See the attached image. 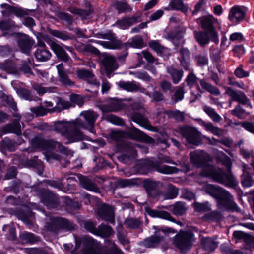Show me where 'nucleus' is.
Instances as JSON below:
<instances>
[{"label":"nucleus","instance_id":"1","mask_svg":"<svg viewBox=\"0 0 254 254\" xmlns=\"http://www.w3.org/2000/svg\"><path fill=\"white\" fill-rule=\"evenodd\" d=\"M77 127H84L83 124L80 120H74L71 122L58 121L53 122L49 128V131H55L64 136L68 140L67 144L79 141L83 139L82 132L77 129Z\"/></svg>","mask_w":254,"mask_h":254},{"label":"nucleus","instance_id":"2","mask_svg":"<svg viewBox=\"0 0 254 254\" xmlns=\"http://www.w3.org/2000/svg\"><path fill=\"white\" fill-rule=\"evenodd\" d=\"M203 190L217 200L219 209L232 212L240 211V208L234 201V197L223 188L212 184H206L204 186Z\"/></svg>","mask_w":254,"mask_h":254},{"label":"nucleus","instance_id":"3","mask_svg":"<svg viewBox=\"0 0 254 254\" xmlns=\"http://www.w3.org/2000/svg\"><path fill=\"white\" fill-rule=\"evenodd\" d=\"M202 174L227 187L235 188L238 185V181L231 172L226 173L220 168L208 166L203 170Z\"/></svg>","mask_w":254,"mask_h":254},{"label":"nucleus","instance_id":"4","mask_svg":"<svg viewBox=\"0 0 254 254\" xmlns=\"http://www.w3.org/2000/svg\"><path fill=\"white\" fill-rule=\"evenodd\" d=\"M31 145L34 148L51 152L57 148L58 151L66 155L71 154V151L64 146L62 143L55 139H46L41 136H36L31 140Z\"/></svg>","mask_w":254,"mask_h":254},{"label":"nucleus","instance_id":"5","mask_svg":"<svg viewBox=\"0 0 254 254\" xmlns=\"http://www.w3.org/2000/svg\"><path fill=\"white\" fill-rule=\"evenodd\" d=\"M45 227L48 231L57 234L63 230L71 231L74 229V224L63 217H52L46 223Z\"/></svg>","mask_w":254,"mask_h":254},{"label":"nucleus","instance_id":"6","mask_svg":"<svg viewBox=\"0 0 254 254\" xmlns=\"http://www.w3.org/2000/svg\"><path fill=\"white\" fill-rule=\"evenodd\" d=\"M195 240L194 235L190 231L180 232L174 237L173 244L182 252L190 250Z\"/></svg>","mask_w":254,"mask_h":254},{"label":"nucleus","instance_id":"7","mask_svg":"<svg viewBox=\"0 0 254 254\" xmlns=\"http://www.w3.org/2000/svg\"><path fill=\"white\" fill-rule=\"evenodd\" d=\"M94 36L98 38L107 39L109 41H97L96 43L103 47L109 49H119L122 46L121 40L117 39L115 33L111 30L106 32H98L94 34Z\"/></svg>","mask_w":254,"mask_h":254},{"label":"nucleus","instance_id":"8","mask_svg":"<svg viewBox=\"0 0 254 254\" xmlns=\"http://www.w3.org/2000/svg\"><path fill=\"white\" fill-rule=\"evenodd\" d=\"M179 132L189 143L197 146L202 141L201 133L192 127L184 126L180 127Z\"/></svg>","mask_w":254,"mask_h":254},{"label":"nucleus","instance_id":"9","mask_svg":"<svg viewBox=\"0 0 254 254\" xmlns=\"http://www.w3.org/2000/svg\"><path fill=\"white\" fill-rule=\"evenodd\" d=\"M193 35L196 41L201 47H204L210 41L215 44L219 43L218 34L217 32L194 30Z\"/></svg>","mask_w":254,"mask_h":254},{"label":"nucleus","instance_id":"10","mask_svg":"<svg viewBox=\"0 0 254 254\" xmlns=\"http://www.w3.org/2000/svg\"><path fill=\"white\" fill-rule=\"evenodd\" d=\"M80 116L83 117L85 123L81 119L77 118L75 120H80L85 127H77V129L79 130L81 129H88L90 132L94 133L95 132L94 124L99 115L92 110H87L82 112Z\"/></svg>","mask_w":254,"mask_h":254},{"label":"nucleus","instance_id":"11","mask_svg":"<svg viewBox=\"0 0 254 254\" xmlns=\"http://www.w3.org/2000/svg\"><path fill=\"white\" fill-rule=\"evenodd\" d=\"M0 7L2 9L1 13L3 16H9L13 14L16 16L22 17L25 16L30 15L32 10L23 8L20 7H15L10 5L7 3H3L0 5Z\"/></svg>","mask_w":254,"mask_h":254},{"label":"nucleus","instance_id":"12","mask_svg":"<svg viewBox=\"0 0 254 254\" xmlns=\"http://www.w3.org/2000/svg\"><path fill=\"white\" fill-rule=\"evenodd\" d=\"M191 162L196 167H206L210 160L209 155L202 151H194L190 153Z\"/></svg>","mask_w":254,"mask_h":254},{"label":"nucleus","instance_id":"13","mask_svg":"<svg viewBox=\"0 0 254 254\" xmlns=\"http://www.w3.org/2000/svg\"><path fill=\"white\" fill-rule=\"evenodd\" d=\"M225 94L230 96L233 101L246 105L250 109L252 108L250 100L243 92L235 90L231 87H226Z\"/></svg>","mask_w":254,"mask_h":254},{"label":"nucleus","instance_id":"14","mask_svg":"<svg viewBox=\"0 0 254 254\" xmlns=\"http://www.w3.org/2000/svg\"><path fill=\"white\" fill-rule=\"evenodd\" d=\"M82 254H102L97 241L91 237L84 238Z\"/></svg>","mask_w":254,"mask_h":254},{"label":"nucleus","instance_id":"15","mask_svg":"<svg viewBox=\"0 0 254 254\" xmlns=\"http://www.w3.org/2000/svg\"><path fill=\"white\" fill-rule=\"evenodd\" d=\"M102 65L105 67L107 75L115 70L118 67L115 58L107 53H103L101 56Z\"/></svg>","mask_w":254,"mask_h":254},{"label":"nucleus","instance_id":"16","mask_svg":"<svg viewBox=\"0 0 254 254\" xmlns=\"http://www.w3.org/2000/svg\"><path fill=\"white\" fill-rule=\"evenodd\" d=\"M41 201L48 208H56L60 204L58 196L49 191H45L42 193Z\"/></svg>","mask_w":254,"mask_h":254},{"label":"nucleus","instance_id":"17","mask_svg":"<svg viewBox=\"0 0 254 254\" xmlns=\"http://www.w3.org/2000/svg\"><path fill=\"white\" fill-rule=\"evenodd\" d=\"M246 10L244 7L235 5L229 11L228 18L233 23H238L242 21L245 16Z\"/></svg>","mask_w":254,"mask_h":254},{"label":"nucleus","instance_id":"18","mask_svg":"<svg viewBox=\"0 0 254 254\" xmlns=\"http://www.w3.org/2000/svg\"><path fill=\"white\" fill-rule=\"evenodd\" d=\"M123 150L125 153L121 156V159L125 163H129V161L134 159L136 155V151L134 145L129 142L123 143Z\"/></svg>","mask_w":254,"mask_h":254},{"label":"nucleus","instance_id":"19","mask_svg":"<svg viewBox=\"0 0 254 254\" xmlns=\"http://www.w3.org/2000/svg\"><path fill=\"white\" fill-rule=\"evenodd\" d=\"M99 216L111 224H115L114 209L112 206L103 205L98 211Z\"/></svg>","mask_w":254,"mask_h":254},{"label":"nucleus","instance_id":"20","mask_svg":"<svg viewBox=\"0 0 254 254\" xmlns=\"http://www.w3.org/2000/svg\"><path fill=\"white\" fill-rule=\"evenodd\" d=\"M233 236L234 238L242 241L244 243L246 249H254V237L242 231H235Z\"/></svg>","mask_w":254,"mask_h":254},{"label":"nucleus","instance_id":"21","mask_svg":"<svg viewBox=\"0 0 254 254\" xmlns=\"http://www.w3.org/2000/svg\"><path fill=\"white\" fill-rule=\"evenodd\" d=\"M144 187L148 195L150 197L159 199L161 197L162 191L158 189L156 182L146 181L144 183Z\"/></svg>","mask_w":254,"mask_h":254},{"label":"nucleus","instance_id":"22","mask_svg":"<svg viewBox=\"0 0 254 254\" xmlns=\"http://www.w3.org/2000/svg\"><path fill=\"white\" fill-rule=\"evenodd\" d=\"M216 19L212 15L201 17L197 19V23L204 30L211 32H216L214 26Z\"/></svg>","mask_w":254,"mask_h":254},{"label":"nucleus","instance_id":"23","mask_svg":"<svg viewBox=\"0 0 254 254\" xmlns=\"http://www.w3.org/2000/svg\"><path fill=\"white\" fill-rule=\"evenodd\" d=\"M48 44L59 59L65 63L71 61V58L62 46L52 41H50Z\"/></svg>","mask_w":254,"mask_h":254},{"label":"nucleus","instance_id":"24","mask_svg":"<svg viewBox=\"0 0 254 254\" xmlns=\"http://www.w3.org/2000/svg\"><path fill=\"white\" fill-rule=\"evenodd\" d=\"M76 75L78 79L86 81L89 84H96L97 83L95 75L91 71L84 68H77L76 70Z\"/></svg>","mask_w":254,"mask_h":254},{"label":"nucleus","instance_id":"25","mask_svg":"<svg viewBox=\"0 0 254 254\" xmlns=\"http://www.w3.org/2000/svg\"><path fill=\"white\" fill-rule=\"evenodd\" d=\"M59 77V81L65 86H74L75 82L72 81L69 77L68 72L65 70L63 63H61L56 66Z\"/></svg>","mask_w":254,"mask_h":254},{"label":"nucleus","instance_id":"26","mask_svg":"<svg viewBox=\"0 0 254 254\" xmlns=\"http://www.w3.org/2000/svg\"><path fill=\"white\" fill-rule=\"evenodd\" d=\"M18 119H16L11 124L5 125L2 129V132L4 133H13L17 135L21 134V126L19 124L20 118L19 116L16 115Z\"/></svg>","mask_w":254,"mask_h":254},{"label":"nucleus","instance_id":"27","mask_svg":"<svg viewBox=\"0 0 254 254\" xmlns=\"http://www.w3.org/2000/svg\"><path fill=\"white\" fill-rule=\"evenodd\" d=\"M131 119L134 122L137 123L141 126L149 129L151 127L149 124L147 118L144 114L138 111H132L130 114Z\"/></svg>","mask_w":254,"mask_h":254},{"label":"nucleus","instance_id":"28","mask_svg":"<svg viewBox=\"0 0 254 254\" xmlns=\"http://www.w3.org/2000/svg\"><path fill=\"white\" fill-rule=\"evenodd\" d=\"M179 53L181 55L180 60L181 65L185 70L190 71V51L187 48L182 47L179 51Z\"/></svg>","mask_w":254,"mask_h":254},{"label":"nucleus","instance_id":"29","mask_svg":"<svg viewBox=\"0 0 254 254\" xmlns=\"http://www.w3.org/2000/svg\"><path fill=\"white\" fill-rule=\"evenodd\" d=\"M80 185L84 189L99 192L100 190L96 184L90 178L83 175L79 177Z\"/></svg>","mask_w":254,"mask_h":254},{"label":"nucleus","instance_id":"30","mask_svg":"<svg viewBox=\"0 0 254 254\" xmlns=\"http://www.w3.org/2000/svg\"><path fill=\"white\" fill-rule=\"evenodd\" d=\"M18 43L21 52L28 55L30 54L31 48L35 42L31 38L26 36L21 38Z\"/></svg>","mask_w":254,"mask_h":254},{"label":"nucleus","instance_id":"31","mask_svg":"<svg viewBox=\"0 0 254 254\" xmlns=\"http://www.w3.org/2000/svg\"><path fill=\"white\" fill-rule=\"evenodd\" d=\"M145 211L147 214L153 217H158L162 219L175 222V219L167 211L163 210H155L150 208H146Z\"/></svg>","mask_w":254,"mask_h":254},{"label":"nucleus","instance_id":"32","mask_svg":"<svg viewBox=\"0 0 254 254\" xmlns=\"http://www.w3.org/2000/svg\"><path fill=\"white\" fill-rule=\"evenodd\" d=\"M249 169L246 165L243 166V174L241 176V183L245 188L250 187L254 184V179L252 178V174L249 172Z\"/></svg>","mask_w":254,"mask_h":254},{"label":"nucleus","instance_id":"33","mask_svg":"<svg viewBox=\"0 0 254 254\" xmlns=\"http://www.w3.org/2000/svg\"><path fill=\"white\" fill-rule=\"evenodd\" d=\"M120 88L128 92H137L141 89V85L134 81H120L118 83Z\"/></svg>","mask_w":254,"mask_h":254},{"label":"nucleus","instance_id":"34","mask_svg":"<svg viewBox=\"0 0 254 254\" xmlns=\"http://www.w3.org/2000/svg\"><path fill=\"white\" fill-rule=\"evenodd\" d=\"M85 5L87 8L86 9H79L75 7H70L68 8V11H69L72 13L79 15L84 19H87L93 12V9L90 3L86 2Z\"/></svg>","mask_w":254,"mask_h":254},{"label":"nucleus","instance_id":"35","mask_svg":"<svg viewBox=\"0 0 254 254\" xmlns=\"http://www.w3.org/2000/svg\"><path fill=\"white\" fill-rule=\"evenodd\" d=\"M124 105L119 100L113 99L107 104L104 105L102 107V110L104 112H115L122 109Z\"/></svg>","mask_w":254,"mask_h":254},{"label":"nucleus","instance_id":"36","mask_svg":"<svg viewBox=\"0 0 254 254\" xmlns=\"http://www.w3.org/2000/svg\"><path fill=\"white\" fill-rule=\"evenodd\" d=\"M167 72L169 74L171 79L174 84L179 83L181 81L184 75L182 70H179L172 66L167 67Z\"/></svg>","mask_w":254,"mask_h":254},{"label":"nucleus","instance_id":"37","mask_svg":"<svg viewBox=\"0 0 254 254\" xmlns=\"http://www.w3.org/2000/svg\"><path fill=\"white\" fill-rule=\"evenodd\" d=\"M201 244L204 249L208 251H213L218 247V243L210 237L202 238Z\"/></svg>","mask_w":254,"mask_h":254},{"label":"nucleus","instance_id":"38","mask_svg":"<svg viewBox=\"0 0 254 254\" xmlns=\"http://www.w3.org/2000/svg\"><path fill=\"white\" fill-rule=\"evenodd\" d=\"M202 88L207 91L211 94L218 96L221 94L220 90L211 84L207 82L205 79H202L199 80Z\"/></svg>","mask_w":254,"mask_h":254},{"label":"nucleus","instance_id":"39","mask_svg":"<svg viewBox=\"0 0 254 254\" xmlns=\"http://www.w3.org/2000/svg\"><path fill=\"white\" fill-rule=\"evenodd\" d=\"M56 104L53 108L52 111L60 112L62 110L67 109L72 106V104L69 101H65L60 97L56 98Z\"/></svg>","mask_w":254,"mask_h":254},{"label":"nucleus","instance_id":"40","mask_svg":"<svg viewBox=\"0 0 254 254\" xmlns=\"http://www.w3.org/2000/svg\"><path fill=\"white\" fill-rule=\"evenodd\" d=\"M154 167L158 172L163 174L176 173L179 170L175 167H171L166 165H160L158 162L154 163Z\"/></svg>","mask_w":254,"mask_h":254},{"label":"nucleus","instance_id":"41","mask_svg":"<svg viewBox=\"0 0 254 254\" xmlns=\"http://www.w3.org/2000/svg\"><path fill=\"white\" fill-rule=\"evenodd\" d=\"M178 194V189L174 186L169 185L167 189L162 191L161 197L163 200L172 199L176 198Z\"/></svg>","mask_w":254,"mask_h":254},{"label":"nucleus","instance_id":"42","mask_svg":"<svg viewBox=\"0 0 254 254\" xmlns=\"http://www.w3.org/2000/svg\"><path fill=\"white\" fill-rule=\"evenodd\" d=\"M113 233V230L111 226L101 224L98 226L95 235L104 238H107L112 235Z\"/></svg>","mask_w":254,"mask_h":254},{"label":"nucleus","instance_id":"43","mask_svg":"<svg viewBox=\"0 0 254 254\" xmlns=\"http://www.w3.org/2000/svg\"><path fill=\"white\" fill-rule=\"evenodd\" d=\"M51 52L47 49H37L34 53L35 58L38 61L46 62L51 57Z\"/></svg>","mask_w":254,"mask_h":254},{"label":"nucleus","instance_id":"44","mask_svg":"<svg viewBox=\"0 0 254 254\" xmlns=\"http://www.w3.org/2000/svg\"><path fill=\"white\" fill-rule=\"evenodd\" d=\"M202 109L213 122L218 123L222 120V117L210 106L204 105L202 107Z\"/></svg>","mask_w":254,"mask_h":254},{"label":"nucleus","instance_id":"45","mask_svg":"<svg viewBox=\"0 0 254 254\" xmlns=\"http://www.w3.org/2000/svg\"><path fill=\"white\" fill-rule=\"evenodd\" d=\"M149 47L157 53L166 56L170 55V50L168 48L162 46L158 42L152 41L149 43Z\"/></svg>","mask_w":254,"mask_h":254},{"label":"nucleus","instance_id":"46","mask_svg":"<svg viewBox=\"0 0 254 254\" xmlns=\"http://www.w3.org/2000/svg\"><path fill=\"white\" fill-rule=\"evenodd\" d=\"M0 69L9 73L16 74L17 73L15 64L10 61L0 63Z\"/></svg>","mask_w":254,"mask_h":254},{"label":"nucleus","instance_id":"47","mask_svg":"<svg viewBox=\"0 0 254 254\" xmlns=\"http://www.w3.org/2000/svg\"><path fill=\"white\" fill-rule=\"evenodd\" d=\"M127 134L130 138L137 141H142L144 137V133L135 127L129 129Z\"/></svg>","mask_w":254,"mask_h":254},{"label":"nucleus","instance_id":"48","mask_svg":"<svg viewBox=\"0 0 254 254\" xmlns=\"http://www.w3.org/2000/svg\"><path fill=\"white\" fill-rule=\"evenodd\" d=\"M161 240V238L160 237L156 235L152 236L145 239L143 242V245L147 248L155 247L158 245Z\"/></svg>","mask_w":254,"mask_h":254},{"label":"nucleus","instance_id":"49","mask_svg":"<svg viewBox=\"0 0 254 254\" xmlns=\"http://www.w3.org/2000/svg\"><path fill=\"white\" fill-rule=\"evenodd\" d=\"M20 238L23 243H34L39 241V237L33 233L24 232L20 235Z\"/></svg>","mask_w":254,"mask_h":254},{"label":"nucleus","instance_id":"50","mask_svg":"<svg viewBox=\"0 0 254 254\" xmlns=\"http://www.w3.org/2000/svg\"><path fill=\"white\" fill-rule=\"evenodd\" d=\"M203 126L207 131L211 132L214 135L220 136L223 133V129L214 126L212 123H203Z\"/></svg>","mask_w":254,"mask_h":254},{"label":"nucleus","instance_id":"51","mask_svg":"<svg viewBox=\"0 0 254 254\" xmlns=\"http://www.w3.org/2000/svg\"><path fill=\"white\" fill-rule=\"evenodd\" d=\"M48 31L52 36L63 40L66 41L71 39L70 36L66 32L54 30L51 28L48 29Z\"/></svg>","mask_w":254,"mask_h":254},{"label":"nucleus","instance_id":"52","mask_svg":"<svg viewBox=\"0 0 254 254\" xmlns=\"http://www.w3.org/2000/svg\"><path fill=\"white\" fill-rule=\"evenodd\" d=\"M184 87L185 85L183 84L176 87L173 98V102L175 103L181 101L184 98V94L185 93Z\"/></svg>","mask_w":254,"mask_h":254},{"label":"nucleus","instance_id":"53","mask_svg":"<svg viewBox=\"0 0 254 254\" xmlns=\"http://www.w3.org/2000/svg\"><path fill=\"white\" fill-rule=\"evenodd\" d=\"M114 7L118 10L119 13L130 12L132 10V8L124 0L116 2Z\"/></svg>","mask_w":254,"mask_h":254},{"label":"nucleus","instance_id":"54","mask_svg":"<svg viewBox=\"0 0 254 254\" xmlns=\"http://www.w3.org/2000/svg\"><path fill=\"white\" fill-rule=\"evenodd\" d=\"M198 80L199 78L194 72L191 71L187 75L185 81L187 86H188L190 88H191L196 85H197Z\"/></svg>","mask_w":254,"mask_h":254},{"label":"nucleus","instance_id":"55","mask_svg":"<svg viewBox=\"0 0 254 254\" xmlns=\"http://www.w3.org/2000/svg\"><path fill=\"white\" fill-rule=\"evenodd\" d=\"M187 210L185 203L179 201L173 205V213L175 215H182Z\"/></svg>","mask_w":254,"mask_h":254},{"label":"nucleus","instance_id":"56","mask_svg":"<svg viewBox=\"0 0 254 254\" xmlns=\"http://www.w3.org/2000/svg\"><path fill=\"white\" fill-rule=\"evenodd\" d=\"M193 59L199 66H204L208 64V59L206 54L202 53L196 54L194 56Z\"/></svg>","mask_w":254,"mask_h":254},{"label":"nucleus","instance_id":"57","mask_svg":"<svg viewBox=\"0 0 254 254\" xmlns=\"http://www.w3.org/2000/svg\"><path fill=\"white\" fill-rule=\"evenodd\" d=\"M219 160L228 169V172H231V168L232 163L230 158L223 152H220L218 156Z\"/></svg>","mask_w":254,"mask_h":254},{"label":"nucleus","instance_id":"58","mask_svg":"<svg viewBox=\"0 0 254 254\" xmlns=\"http://www.w3.org/2000/svg\"><path fill=\"white\" fill-rule=\"evenodd\" d=\"M78 49L79 51L83 53L89 52L97 54L100 52L97 48L90 44H81L78 46Z\"/></svg>","mask_w":254,"mask_h":254},{"label":"nucleus","instance_id":"59","mask_svg":"<svg viewBox=\"0 0 254 254\" xmlns=\"http://www.w3.org/2000/svg\"><path fill=\"white\" fill-rule=\"evenodd\" d=\"M32 88L40 95H43L47 92H52L55 89V87H44L41 85L36 83L32 85Z\"/></svg>","mask_w":254,"mask_h":254},{"label":"nucleus","instance_id":"60","mask_svg":"<svg viewBox=\"0 0 254 254\" xmlns=\"http://www.w3.org/2000/svg\"><path fill=\"white\" fill-rule=\"evenodd\" d=\"M20 143H21V142ZM18 145V144L16 142L8 138H5L3 140V146L4 148L11 152L14 151Z\"/></svg>","mask_w":254,"mask_h":254},{"label":"nucleus","instance_id":"61","mask_svg":"<svg viewBox=\"0 0 254 254\" xmlns=\"http://www.w3.org/2000/svg\"><path fill=\"white\" fill-rule=\"evenodd\" d=\"M125 225L127 227L131 229L138 228L141 225L140 221L136 218H127L125 221Z\"/></svg>","mask_w":254,"mask_h":254},{"label":"nucleus","instance_id":"62","mask_svg":"<svg viewBox=\"0 0 254 254\" xmlns=\"http://www.w3.org/2000/svg\"><path fill=\"white\" fill-rule=\"evenodd\" d=\"M105 119L114 124L117 125L122 126L125 124L124 120L120 117H118L114 115L109 114L105 116Z\"/></svg>","mask_w":254,"mask_h":254},{"label":"nucleus","instance_id":"63","mask_svg":"<svg viewBox=\"0 0 254 254\" xmlns=\"http://www.w3.org/2000/svg\"><path fill=\"white\" fill-rule=\"evenodd\" d=\"M171 3L172 8L175 9L180 10L184 13L188 11L187 7L184 5L181 0H174Z\"/></svg>","mask_w":254,"mask_h":254},{"label":"nucleus","instance_id":"64","mask_svg":"<svg viewBox=\"0 0 254 254\" xmlns=\"http://www.w3.org/2000/svg\"><path fill=\"white\" fill-rule=\"evenodd\" d=\"M134 183V181L131 179H120L117 181L116 186L117 188H125L132 186Z\"/></svg>","mask_w":254,"mask_h":254}]
</instances>
